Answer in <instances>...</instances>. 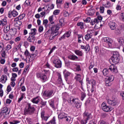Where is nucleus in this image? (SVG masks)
I'll return each instance as SVG.
<instances>
[{
  "label": "nucleus",
  "mask_w": 124,
  "mask_h": 124,
  "mask_svg": "<svg viewBox=\"0 0 124 124\" xmlns=\"http://www.w3.org/2000/svg\"><path fill=\"white\" fill-rule=\"evenodd\" d=\"M121 61V55L118 51H113V55L111 56V58L109 59V62H112L115 64H118Z\"/></svg>",
  "instance_id": "nucleus-1"
},
{
  "label": "nucleus",
  "mask_w": 124,
  "mask_h": 124,
  "mask_svg": "<svg viewBox=\"0 0 124 124\" xmlns=\"http://www.w3.org/2000/svg\"><path fill=\"white\" fill-rule=\"evenodd\" d=\"M109 70L112 72V73H117L118 72V69H117V66L114 64H111L109 66V67L107 68H104L103 70V74L104 76H106L109 74Z\"/></svg>",
  "instance_id": "nucleus-2"
},
{
  "label": "nucleus",
  "mask_w": 124,
  "mask_h": 124,
  "mask_svg": "<svg viewBox=\"0 0 124 124\" xmlns=\"http://www.w3.org/2000/svg\"><path fill=\"white\" fill-rule=\"evenodd\" d=\"M86 81L88 84H92L91 87L88 88V92L93 93L95 90L96 82L94 79H90L89 78H86Z\"/></svg>",
  "instance_id": "nucleus-3"
},
{
  "label": "nucleus",
  "mask_w": 124,
  "mask_h": 124,
  "mask_svg": "<svg viewBox=\"0 0 124 124\" xmlns=\"http://www.w3.org/2000/svg\"><path fill=\"white\" fill-rule=\"evenodd\" d=\"M60 28L57 26H54L51 27V34H50V36L49 38V40H53L59 34V30Z\"/></svg>",
  "instance_id": "nucleus-4"
},
{
  "label": "nucleus",
  "mask_w": 124,
  "mask_h": 124,
  "mask_svg": "<svg viewBox=\"0 0 124 124\" xmlns=\"http://www.w3.org/2000/svg\"><path fill=\"white\" fill-rule=\"evenodd\" d=\"M44 71L45 72V74L40 73L37 74V78H40V79L42 80V82H43V83L46 82L47 80V76L46 75H47V74H50L49 70H44Z\"/></svg>",
  "instance_id": "nucleus-5"
},
{
  "label": "nucleus",
  "mask_w": 124,
  "mask_h": 124,
  "mask_svg": "<svg viewBox=\"0 0 124 124\" xmlns=\"http://www.w3.org/2000/svg\"><path fill=\"white\" fill-rule=\"evenodd\" d=\"M114 78H115L113 75H109L108 76H107L105 80L106 86L107 87L111 86L112 85L111 82H113V81H114Z\"/></svg>",
  "instance_id": "nucleus-6"
},
{
  "label": "nucleus",
  "mask_w": 124,
  "mask_h": 124,
  "mask_svg": "<svg viewBox=\"0 0 124 124\" xmlns=\"http://www.w3.org/2000/svg\"><path fill=\"white\" fill-rule=\"evenodd\" d=\"M27 114L29 115H33L35 112V108L31 104H28L27 109L26 110Z\"/></svg>",
  "instance_id": "nucleus-7"
},
{
  "label": "nucleus",
  "mask_w": 124,
  "mask_h": 124,
  "mask_svg": "<svg viewBox=\"0 0 124 124\" xmlns=\"http://www.w3.org/2000/svg\"><path fill=\"white\" fill-rule=\"evenodd\" d=\"M102 109L104 112H111L112 111V108L110 106H107L105 103H103L102 104Z\"/></svg>",
  "instance_id": "nucleus-8"
},
{
  "label": "nucleus",
  "mask_w": 124,
  "mask_h": 124,
  "mask_svg": "<svg viewBox=\"0 0 124 124\" xmlns=\"http://www.w3.org/2000/svg\"><path fill=\"white\" fill-rule=\"evenodd\" d=\"M53 62L56 68H61L62 67V61L58 59H55Z\"/></svg>",
  "instance_id": "nucleus-9"
},
{
  "label": "nucleus",
  "mask_w": 124,
  "mask_h": 124,
  "mask_svg": "<svg viewBox=\"0 0 124 124\" xmlns=\"http://www.w3.org/2000/svg\"><path fill=\"white\" fill-rule=\"evenodd\" d=\"M107 103L109 105H111V106H116V105H118V101H117V99L116 98L108 99L107 101Z\"/></svg>",
  "instance_id": "nucleus-10"
},
{
  "label": "nucleus",
  "mask_w": 124,
  "mask_h": 124,
  "mask_svg": "<svg viewBox=\"0 0 124 124\" xmlns=\"http://www.w3.org/2000/svg\"><path fill=\"white\" fill-rule=\"evenodd\" d=\"M75 79L77 80V81H78L81 86L82 90L84 91V89L83 88V84H84V82H83V79L81 78V75L77 74V76L75 77Z\"/></svg>",
  "instance_id": "nucleus-11"
},
{
  "label": "nucleus",
  "mask_w": 124,
  "mask_h": 124,
  "mask_svg": "<svg viewBox=\"0 0 124 124\" xmlns=\"http://www.w3.org/2000/svg\"><path fill=\"white\" fill-rule=\"evenodd\" d=\"M102 20V16H97L96 18H94V20H92L91 21V24L92 26H93V25H95L96 23L98 24V23H99L100 21Z\"/></svg>",
  "instance_id": "nucleus-12"
},
{
  "label": "nucleus",
  "mask_w": 124,
  "mask_h": 124,
  "mask_svg": "<svg viewBox=\"0 0 124 124\" xmlns=\"http://www.w3.org/2000/svg\"><path fill=\"white\" fill-rule=\"evenodd\" d=\"M53 94H54L53 91H45L43 94V95L45 97H47L48 98H50V97H52V95Z\"/></svg>",
  "instance_id": "nucleus-13"
},
{
  "label": "nucleus",
  "mask_w": 124,
  "mask_h": 124,
  "mask_svg": "<svg viewBox=\"0 0 124 124\" xmlns=\"http://www.w3.org/2000/svg\"><path fill=\"white\" fill-rule=\"evenodd\" d=\"M27 40L30 43H34L36 41V38H35V36L29 35V36L27 39Z\"/></svg>",
  "instance_id": "nucleus-14"
},
{
  "label": "nucleus",
  "mask_w": 124,
  "mask_h": 124,
  "mask_svg": "<svg viewBox=\"0 0 124 124\" xmlns=\"http://www.w3.org/2000/svg\"><path fill=\"white\" fill-rule=\"evenodd\" d=\"M72 102H73L74 104H75V107L78 108H79L81 107V103L79 102V100L77 98L73 99L72 100Z\"/></svg>",
  "instance_id": "nucleus-15"
},
{
  "label": "nucleus",
  "mask_w": 124,
  "mask_h": 124,
  "mask_svg": "<svg viewBox=\"0 0 124 124\" xmlns=\"http://www.w3.org/2000/svg\"><path fill=\"white\" fill-rule=\"evenodd\" d=\"M50 116H45V111L42 110L41 112V118L42 119V121H45V122H47L48 121V119H49Z\"/></svg>",
  "instance_id": "nucleus-16"
},
{
  "label": "nucleus",
  "mask_w": 124,
  "mask_h": 124,
  "mask_svg": "<svg viewBox=\"0 0 124 124\" xmlns=\"http://www.w3.org/2000/svg\"><path fill=\"white\" fill-rule=\"evenodd\" d=\"M103 40L104 42H106V43H107V44H108L109 48L112 47V40H111V39L108 37H105L104 38Z\"/></svg>",
  "instance_id": "nucleus-17"
},
{
  "label": "nucleus",
  "mask_w": 124,
  "mask_h": 124,
  "mask_svg": "<svg viewBox=\"0 0 124 124\" xmlns=\"http://www.w3.org/2000/svg\"><path fill=\"white\" fill-rule=\"evenodd\" d=\"M1 111H2V114H3L4 119L5 118V115H9L10 112L8 111V108H7V107L3 108Z\"/></svg>",
  "instance_id": "nucleus-18"
},
{
  "label": "nucleus",
  "mask_w": 124,
  "mask_h": 124,
  "mask_svg": "<svg viewBox=\"0 0 124 124\" xmlns=\"http://www.w3.org/2000/svg\"><path fill=\"white\" fill-rule=\"evenodd\" d=\"M83 116L84 118V119H86V120H90V119L92 118V114L90 113L87 111H85L83 114Z\"/></svg>",
  "instance_id": "nucleus-19"
},
{
  "label": "nucleus",
  "mask_w": 124,
  "mask_h": 124,
  "mask_svg": "<svg viewBox=\"0 0 124 124\" xmlns=\"http://www.w3.org/2000/svg\"><path fill=\"white\" fill-rule=\"evenodd\" d=\"M108 25L111 31L116 30V26H117V24L115 22L110 21V22L108 23Z\"/></svg>",
  "instance_id": "nucleus-20"
},
{
  "label": "nucleus",
  "mask_w": 124,
  "mask_h": 124,
  "mask_svg": "<svg viewBox=\"0 0 124 124\" xmlns=\"http://www.w3.org/2000/svg\"><path fill=\"white\" fill-rule=\"evenodd\" d=\"M40 102V99L39 98V96H37L35 98H33L31 100V102L32 103H34L35 104H38V103Z\"/></svg>",
  "instance_id": "nucleus-21"
},
{
  "label": "nucleus",
  "mask_w": 124,
  "mask_h": 124,
  "mask_svg": "<svg viewBox=\"0 0 124 124\" xmlns=\"http://www.w3.org/2000/svg\"><path fill=\"white\" fill-rule=\"evenodd\" d=\"M7 81V76L5 75H3L0 78V82L3 84H4Z\"/></svg>",
  "instance_id": "nucleus-22"
},
{
  "label": "nucleus",
  "mask_w": 124,
  "mask_h": 124,
  "mask_svg": "<svg viewBox=\"0 0 124 124\" xmlns=\"http://www.w3.org/2000/svg\"><path fill=\"white\" fill-rule=\"evenodd\" d=\"M53 18H54V16H50L48 18V20L50 23V28H52V27H54V26H57L56 25V24H55L54 22H53Z\"/></svg>",
  "instance_id": "nucleus-23"
},
{
  "label": "nucleus",
  "mask_w": 124,
  "mask_h": 124,
  "mask_svg": "<svg viewBox=\"0 0 124 124\" xmlns=\"http://www.w3.org/2000/svg\"><path fill=\"white\" fill-rule=\"evenodd\" d=\"M31 31L29 33V35H33L34 36L36 35V32H37L36 29H31Z\"/></svg>",
  "instance_id": "nucleus-24"
},
{
  "label": "nucleus",
  "mask_w": 124,
  "mask_h": 124,
  "mask_svg": "<svg viewBox=\"0 0 124 124\" xmlns=\"http://www.w3.org/2000/svg\"><path fill=\"white\" fill-rule=\"evenodd\" d=\"M63 74H64L65 80V81H66V82H67V81L68 80V77H69V76H70V73H69V72H65V70L64 72H63Z\"/></svg>",
  "instance_id": "nucleus-25"
},
{
  "label": "nucleus",
  "mask_w": 124,
  "mask_h": 124,
  "mask_svg": "<svg viewBox=\"0 0 124 124\" xmlns=\"http://www.w3.org/2000/svg\"><path fill=\"white\" fill-rule=\"evenodd\" d=\"M95 12V9H90L88 11L87 14L88 15H89V16H93Z\"/></svg>",
  "instance_id": "nucleus-26"
},
{
  "label": "nucleus",
  "mask_w": 124,
  "mask_h": 124,
  "mask_svg": "<svg viewBox=\"0 0 124 124\" xmlns=\"http://www.w3.org/2000/svg\"><path fill=\"white\" fill-rule=\"evenodd\" d=\"M68 59H69V60H71L72 61H76V60L78 59V57L75 55H72L68 56Z\"/></svg>",
  "instance_id": "nucleus-27"
},
{
  "label": "nucleus",
  "mask_w": 124,
  "mask_h": 124,
  "mask_svg": "<svg viewBox=\"0 0 124 124\" xmlns=\"http://www.w3.org/2000/svg\"><path fill=\"white\" fill-rule=\"evenodd\" d=\"M3 38L4 39V40H10V39H11V36L10 35V34H4L3 35Z\"/></svg>",
  "instance_id": "nucleus-28"
},
{
  "label": "nucleus",
  "mask_w": 124,
  "mask_h": 124,
  "mask_svg": "<svg viewBox=\"0 0 124 124\" xmlns=\"http://www.w3.org/2000/svg\"><path fill=\"white\" fill-rule=\"evenodd\" d=\"M67 116V115H66V114H65V113H61L59 114L58 116V118L64 120L66 118Z\"/></svg>",
  "instance_id": "nucleus-29"
},
{
  "label": "nucleus",
  "mask_w": 124,
  "mask_h": 124,
  "mask_svg": "<svg viewBox=\"0 0 124 124\" xmlns=\"http://www.w3.org/2000/svg\"><path fill=\"white\" fill-rule=\"evenodd\" d=\"M6 51V48L3 47L2 48V50L1 51V52H2L1 53V57L2 58H5V57H6V53H5Z\"/></svg>",
  "instance_id": "nucleus-30"
},
{
  "label": "nucleus",
  "mask_w": 124,
  "mask_h": 124,
  "mask_svg": "<svg viewBox=\"0 0 124 124\" xmlns=\"http://www.w3.org/2000/svg\"><path fill=\"white\" fill-rule=\"evenodd\" d=\"M3 31L5 33H7V32H8V31H10V26H5L4 27Z\"/></svg>",
  "instance_id": "nucleus-31"
},
{
  "label": "nucleus",
  "mask_w": 124,
  "mask_h": 124,
  "mask_svg": "<svg viewBox=\"0 0 124 124\" xmlns=\"http://www.w3.org/2000/svg\"><path fill=\"white\" fill-rule=\"evenodd\" d=\"M117 40L120 46H123V45H124V39L123 38H120Z\"/></svg>",
  "instance_id": "nucleus-32"
},
{
  "label": "nucleus",
  "mask_w": 124,
  "mask_h": 124,
  "mask_svg": "<svg viewBox=\"0 0 124 124\" xmlns=\"http://www.w3.org/2000/svg\"><path fill=\"white\" fill-rule=\"evenodd\" d=\"M46 124H56V117H53V119L47 123Z\"/></svg>",
  "instance_id": "nucleus-33"
},
{
  "label": "nucleus",
  "mask_w": 124,
  "mask_h": 124,
  "mask_svg": "<svg viewBox=\"0 0 124 124\" xmlns=\"http://www.w3.org/2000/svg\"><path fill=\"white\" fill-rule=\"evenodd\" d=\"M75 53L77 56H79L80 57L83 56V52L80 50H75Z\"/></svg>",
  "instance_id": "nucleus-34"
},
{
  "label": "nucleus",
  "mask_w": 124,
  "mask_h": 124,
  "mask_svg": "<svg viewBox=\"0 0 124 124\" xmlns=\"http://www.w3.org/2000/svg\"><path fill=\"white\" fill-rule=\"evenodd\" d=\"M57 7H60L62 4V0H56Z\"/></svg>",
  "instance_id": "nucleus-35"
},
{
  "label": "nucleus",
  "mask_w": 124,
  "mask_h": 124,
  "mask_svg": "<svg viewBox=\"0 0 124 124\" xmlns=\"http://www.w3.org/2000/svg\"><path fill=\"white\" fill-rule=\"evenodd\" d=\"M46 103L47 101H44L43 100H42L40 103V104H41V108H42V107H44V106H46Z\"/></svg>",
  "instance_id": "nucleus-36"
},
{
  "label": "nucleus",
  "mask_w": 124,
  "mask_h": 124,
  "mask_svg": "<svg viewBox=\"0 0 124 124\" xmlns=\"http://www.w3.org/2000/svg\"><path fill=\"white\" fill-rule=\"evenodd\" d=\"M77 26L78 27H80V29H81V30H83V29H84V23L83 22H78L77 23Z\"/></svg>",
  "instance_id": "nucleus-37"
},
{
  "label": "nucleus",
  "mask_w": 124,
  "mask_h": 124,
  "mask_svg": "<svg viewBox=\"0 0 124 124\" xmlns=\"http://www.w3.org/2000/svg\"><path fill=\"white\" fill-rule=\"evenodd\" d=\"M24 96H25V93H22L21 95V97L18 98V100L17 101L18 103H20V102H21V101L23 100V99H24Z\"/></svg>",
  "instance_id": "nucleus-38"
},
{
  "label": "nucleus",
  "mask_w": 124,
  "mask_h": 124,
  "mask_svg": "<svg viewBox=\"0 0 124 124\" xmlns=\"http://www.w3.org/2000/svg\"><path fill=\"white\" fill-rule=\"evenodd\" d=\"M91 38H92V37L91 36V34H90L89 33L87 34L85 36V39L87 41H88V40H89V39H91Z\"/></svg>",
  "instance_id": "nucleus-39"
},
{
  "label": "nucleus",
  "mask_w": 124,
  "mask_h": 124,
  "mask_svg": "<svg viewBox=\"0 0 124 124\" xmlns=\"http://www.w3.org/2000/svg\"><path fill=\"white\" fill-rule=\"evenodd\" d=\"M106 8H109V7H111V3L110 2L108 1L106 4L103 5Z\"/></svg>",
  "instance_id": "nucleus-40"
},
{
  "label": "nucleus",
  "mask_w": 124,
  "mask_h": 124,
  "mask_svg": "<svg viewBox=\"0 0 124 124\" xmlns=\"http://www.w3.org/2000/svg\"><path fill=\"white\" fill-rule=\"evenodd\" d=\"M36 56H37V50H36L35 54H31L30 55V58H31V59L33 60L35 58V57H36Z\"/></svg>",
  "instance_id": "nucleus-41"
},
{
  "label": "nucleus",
  "mask_w": 124,
  "mask_h": 124,
  "mask_svg": "<svg viewBox=\"0 0 124 124\" xmlns=\"http://www.w3.org/2000/svg\"><path fill=\"white\" fill-rule=\"evenodd\" d=\"M11 12H12V16H13V17H16L18 16V12H17V11L14 10L13 11H11Z\"/></svg>",
  "instance_id": "nucleus-42"
},
{
  "label": "nucleus",
  "mask_w": 124,
  "mask_h": 124,
  "mask_svg": "<svg viewBox=\"0 0 124 124\" xmlns=\"http://www.w3.org/2000/svg\"><path fill=\"white\" fill-rule=\"evenodd\" d=\"M81 97L80 98V99L82 101H83L85 97H86V93L82 92L81 93Z\"/></svg>",
  "instance_id": "nucleus-43"
},
{
  "label": "nucleus",
  "mask_w": 124,
  "mask_h": 124,
  "mask_svg": "<svg viewBox=\"0 0 124 124\" xmlns=\"http://www.w3.org/2000/svg\"><path fill=\"white\" fill-rule=\"evenodd\" d=\"M64 120L66 121L67 123H70V121H71V117H70V116H67Z\"/></svg>",
  "instance_id": "nucleus-44"
},
{
  "label": "nucleus",
  "mask_w": 124,
  "mask_h": 124,
  "mask_svg": "<svg viewBox=\"0 0 124 124\" xmlns=\"http://www.w3.org/2000/svg\"><path fill=\"white\" fill-rule=\"evenodd\" d=\"M10 31L13 32L12 34H16L17 33V29L15 28L11 29Z\"/></svg>",
  "instance_id": "nucleus-45"
},
{
  "label": "nucleus",
  "mask_w": 124,
  "mask_h": 124,
  "mask_svg": "<svg viewBox=\"0 0 124 124\" xmlns=\"http://www.w3.org/2000/svg\"><path fill=\"white\" fill-rule=\"evenodd\" d=\"M75 33L78 35V39H80V38H82V40H84V36H83V34H78V33L75 32Z\"/></svg>",
  "instance_id": "nucleus-46"
},
{
  "label": "nucleus",
  "mask_w": 124,
  "mask_h": 124,
  "mask_svg": "<svg viewBox=\"0 0 124 124\" xmlns=\"http://www.w3.org/2000/svg\"><path fill=\"white\" fill-rule=\"evenodd\" d=\"M15 25L16 27H20L22 25V22L20 21H17Z\"/></svg>",
  "instance_id": "nucleus-47"
},
{
  "label": "nucleus",
  "mask_w": 124,
  "mask_h": 124,
  "mask_svg": "<svg viewBox=\"0 0 124 124\" xmlns=\"http://www.w3.org/2000/svg\"><path fill=\"white\" fill-rule=\"evenodd\" d=\"M25 16H26V15L25 14H23L22 15H20L18 16V18L19 19V20H23V18H25Z\"/></svg>",
  "instance_id": "nucleus-48"
},
{
  "label": "nucleus",
  "mask_w": 124,
  "mask_h": 124,
  "mask_svg": "<svg viewBox=\"0 0 124 124\" xmlns=\"http://www.w3.org/2000/svg\"><path fill=\"white\" fill-rule=\"evenodd\" d=\"M20 123V121H18V120H14L12 122H10V124H19Z\"/></svg>",
  "instance_id": "nucleus-49"
},
{
  "label": "nucleus",
  "mask_w": 124,
  "mask_h": 124,
  "mask_svg": "<svg viewBox=\"0 0 124 124\" xmlns=\"http://www.w3.org/2000/svg\"><path fill=\"white\" fill-rule=\"evenodd\" d=\"M49 105L52 107V108H55V104H54V101L51 100L49 102Z\"/></svg>",
  "instance_id": "nucleus-50"
},
{
  "label": "nucleus",
  "mask_w": 124,
  "mask_h": 124,
  "mask_svg": "<svg viewBox=\"0 0 124 124\" xmlns=\"http://www.w3.org/2000/svg\"><path fill=\"white\" fill-rule=\"evenodd\" d=\"M21 46H22V44H19L17 46H15V49H16V51H18V50H19V49H20Z\"/></svg>",
  "instance_id": "nucleus-51"
},
{
  "label": "nucleus",
  "mask_w": 124,
  "mask_h": 124,
  "mask_svg": "<svg viewBox=\"0 0 124 124\" xmlns=\"http://www.w3.org/2000/svg\"><path fill=\"white\" fill-rule=\"evenodd\" d=\"M94 50L96 53V54H97L98 52H99V47L98 46H96L94 48Z\"/></svg>",
  "instance_id": "nucleus-52"
},
{
  "label": "nucleus",
  "mask_w": 124,
  "mask_h": 124,
  "mask_svg": "<svg viewBox=\"0 0 124 124\" xmlns=\"http://www.w3.org/2000/svg\"><path fill=\"white\" fill-rule=\"evenodd\" d=\"M88 120L84 118V119H83L81 121V124H86L87 123H88Z\"/></svg>",
  "instance_id": "nucleus-53"
},
{
  "label": "nucleus",
  "mask_w": 124,
  "mask_h": 124,
  "mask_svg": "<svg viewBox=\"0 0 124 124\" xmlns=\"http://www.w3.org/2000/svg\"><path fill=\"white\" fill-rule=\"evenodd\" d=\"M24 54L26 56V57H28V56H31V53L29 52V50H28V49L26 50V51L24 52Z\"/></svg>",
  "instance_id": "nucleus-54"
},
{
  "label": "nucleus",
  "mask_w": 124,
  "mask_h": 124,
  "mask_svg": "<svg viewBox=\"0 0 124 124\" xmlns=\"http://www.w3.org/2000/svg\"><path fill=\"white\" fill-rule=\"evenodd\" d=\"M84 22L85 23H90L91 22V17H88L86 19H84Z\"/></svg>",
  "instance_id": "nucleus-55"
},
{
  "label": "nucleus",
  "mask_w": 124,
  "mask_h": 124,
  "mask_svg": "<svg viewBox=\"0 0 124 124\" xmlns=\"http://www.w3.org/2000/svg\"><path fill=\"white\" fill-rule=\"evenodd\" d=\"M59 23L60 24L61 27H63V19L61 18L59 20Z\"/></svg>",
  "instance_id": "nucleus-56"
},
{
  "label": "nucleus",
  "mask_w": 124,
  "mask_h": 124,
  "mask_svg": "<svg viewBox=\"0 0 124 124\" xmlns=\"http://www.w3.org/2000/svg\"><path fill=\"white\" fill-rule=\"evenodd\" d=\"M54 15H58V14H60V10H55L53 12Z\"/></svg>",
  "instance_id": "nucleus-57"
},
{
  "label": "nucleus",
  "mask_w": 124,
  "mask_h": 124,
  "mask_svg": "<svg viewBox=\"0 0 124 124\" xmlns=\"http://www.w3.org/2000/svg\"><path fill=\"white\" fill-rule=\"evenodd\" d=\"M76 69L77 71H81V66L79 65H76Z\"/></svg>",
  "instance_id": "nucleus-58"
},
{
  "label": "nucleus",
  "mask_w": 124,
  "mask_h": 124,
  "mask_svg": "<svg viewBox=\"0 0 124 124\" xmlns=\"http://www.w3.org/2000/svg\"><path fill=\"white\" fill-rule=\"evenodd\" d=\"M120 19L121 20H122V21H124V13H122L120 14Z\"/></svg>",
  "instance_id": "nucleus-59"
},
{
  "label": "nucleus",
  "mask_w": 124,
  "mask_h": 124,
  "mask_svg": "<svg viewBox=\"0 0 124 124\" xmlns=\"http://www.w3.org/2000/svg\"><path fill=\"white\" fill-rule=\"evenodd\" d=\"M105 8L104 7L102 6L100 7V13H104Z\"/></svg>",
  "instance_id": "nucleus-60"
},
{
  "label": "nucleus",
  "mask_w": 124,
  "mask_h": 124,
  "mask_svg": "<svg viewBox=\"0 0 124 124\" xmlns=\"http://www.w3.org/2000/svg\"><path fill=\"white\" fill-rule=\"evenodd\" d=\"M90 48V46L89 45H87L85 46V47L84 48L85 51H90V49H89Z\"/></svg>",
  "instance_id": "nucleus-61"
},
{
  "label": "nucleus",
  "mask_w": 124,
  "mask_h": 124,
  "mask_svg": "<svg viewBox=\"0 0 124 124\" xmlns=\"http://www.w3.org/2000/svg\"><path fill=\"white\" fill-rule=\"evenodd\" d=\"M38 31L39 32H42V31H43V26H39Z\"/></svg>",
  "instance_id": "nucleus-62"
},
{
  "label": "nucleus",
  "mask_w": 124,
  "mask_h": 124,
  "mask_svg": "<svg viewBox=\"0 0 124 124\" xmlns=\"http://www.w3.org/2000/svg\"><path fill=\"white\" fill-rule=\"evenodd\" d=\"M101 116L102 118H106V117L108 116V114H107L106 113H102Z\"/></svg>",
  "instance_id": "nucleus-63"
},
{
  "label": "nucleus",
  "mask_w": 124,
  "mask_h": 124,
  "mask_svg": "<svg viewBox=\"0 0 124 124\" xmlns=\"http://www.w3.org/2000/svg\"><path fill=\"white\" fill-rule=\"evenodd\" d=\"M98 124H107V123H106V122H105L103 120H101V121H99Z\"/></svg>",
  "instance_id": "nucleus-64"
}]
</instances>
